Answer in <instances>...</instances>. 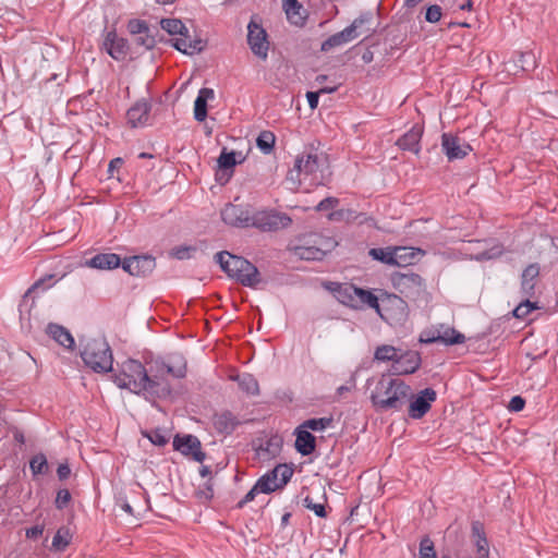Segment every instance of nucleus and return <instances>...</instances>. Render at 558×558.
Instances as JSON below:
<instances>
[{"mask_svg":"<svg viewBox=\"0 0 558 558\" xmlns=\"http://www.w3.org/2000/svg\"><path fill=\"white\" fill-rule=\"evenodd\" d=\"M215 260L229 278L245 287L255 288L262 281L257 267L241 256L223 251L215 255Z\"/></svg>","mask_w":558,"mask_h":558,"instance_id":"nucleus-3","label":"nucleus"},{"mask_svg":"<svg viewBox=\"0 0 558 558\" xmlns=\"http://www.w3.org/2000/svg\"><path fill=\"white\" fill-rule=\"evenodd\" d=\"M293 469L288 464H278L257 480L258 487L264 494H270L282 488L291 480Z\"/></svg>","mask_w":558,"mask_h":558,"instance_id":"nucleus-11","label":"nucleus"},{"mask_svg":"<svg viewBox=\"0 0 558 558\" xmlns=\"http://www.w3.org/2000/svg\"><path fill=\"white\" fill-rule=\"evenodd\" d=\"M134 43L138 47H143L146 50L153 49L156 45L155 35L151 29L148 27L145 33L141 35H136L134 37Z\"/></svg>","mask_w":558,"mask_h":558,"instance_id":"nucleus-45","label":"nucleus"},{"mask_svg":"<svg viewBox=\"0 0 558 558\" xmlns=\"http://www.w3.org/2000/svg\"><path fill=\"white\" fill-rule=\"evenodd\" d=\"M539 275V267L537 264H530L525 267L521 276V289L525 295H531L534 292L535 279Z\"/></svg>","mask_w":558,"mask_h":558,"instance_id":"nucleus-32","label":"nucleus"},{"mask_svg":"<svg viewBox=\"0 0 558 558\" xmlns=\"http://www.w3.org/2000/svg\"><path fill=\"white\" fill-rule=\"evenodd\" d=\"M502 254V247L500 245L494 246L489 252L482 253V258L490 259Z\"/></svg>","mask_w":558,"mask_h":558,"instance_id":"nucleus-60","label":"nucleus"},{"mask_svg":"<svg viewBox=\"0 0 558 558\" xmlns=\"http://www.w3.org/2000/svg\"><path fill=\"white\" fill-rule=\"evenodd\" d=\"M196 252L193 246H178L172 250V256L177 259H189L192 257V253Z\"/></svg>","mask_w":558,"mask_h":558,"instance_id":"nucleus-52","label":"nucleus"},{"mask_svg":"<svg viewBox=\"0 0 558 558\" xmlns=\"http://www.w3.org/2000/svg\"><path fill=\"white\" fill-rule=\"evenodd\" d=\"M29 469L33 476L44 475L48 472V461L44 453L35 454L29 461Z\"/></svg>","mask_w":558,"mask_h":558,"instance_id":"nucleus-40","label":"nucleus"},{"mask_svg":"<svg viewBox=\"0 0 558 558\" xmlns=\"http://www.w3.org/2000/svg\"><path fill=\"white\" fill-rule=\"evenodd\" d=\"M413 398L412 388L399 378L383 375L371 392V401L377 411H401Z\"/></svg>","mask_w":558,"mask_h":558,"instance_id":"nucleus-2","label":"nucleus"},{"mask_svg":"<svg viewBox=\"0 0 558 558\" xmlns=\"http://www.w3.org/2000/svg\"><path fill=\"white\" fill-rule=\"evenodd\" d=\"M145 436L156 446H165L168 442L167 436L160 429H154Z\"/></svg>","mask_w":558,"mask_h":558,"instance_id":"nucleus-51","label":"nucleus"},{"mask_svg":"<svg viewBox=\"0 0 558 558\" xmlns=\"http://www.w3.org/2000/svg\"><path fill=\"white\" fill-rule=\"evenodd\" d=\"M70 500H71L70 492L68 489H60L57 493L54 504L58 509H63L69 504Z\"/></svg>","mask_w":558,"mask_h":558,"instance_id":"nucleus-54","label":"nucleus"},{"mask_svg":"<svg viewBox=\"0 0 558 558\" xmlns=\"http://www.w3.org/2000/svg\"><path fill=\"white\" fill-rule=\"evenodd\" d=\"M253 213L248 206L227 204L221 210L225 223L236 228L252 227Z\"/></svg>","mask_w":558,"mask_h":558,"instance_id":"nucleus-14","label":"nucleus"},{"mask_svg":"<svg viewBox=\"0 0 558 558\" xmlns=\"http://www.w3.org/2000/svg\"><path fill=\"white\" fill-rule=\"evenodd\" d=\"M235 165H236L235 153L234 151L228 153V151H226V149H223L218 158V166H219L220 170L222 171V174H225V172L227 170L232 169Z\"/></svg>","mask_w":558,"mask_h":558,"instance_id":"nucleus-46","label":"nucleus"},{"mask_svg":"<svg viewBox=\"0 0 558 558\" xmlns=\"http://www.w3.org/2000/svg\"><path fill=\"white\" fill-rule=\"evenodd\" d=\"M258 493H262L260 487H258V484L255 483V485L247 492L244 498L238 502V508H243L247 502L254 500Z\"/></svg>","mask_w":558,"mask_h":558,"instance_id":"nucleus-56","label":"nucleus"},{"mask_svg":"<svg viewBox=\"0 0 558 558\" xmlns=\"http://www.w3.org/2000/svg\"><path fill=\"white\" fill-rule=\"evenodd\" d=\"M173 47L185 54H194L204 49V44L203 40L198 38L192 39L187 33L186 36H179L174 38Z\"/></svg>","mask_w":558,"mask_h":558,"instance_id":"nucleus-29","label":"nucleus"},{"mask_svg":"<svg viewBox=\"0 0 558 558\" xmlns=\"http://www.w3.org/2000/svg\"><path fill=\"white\" fill-rule=\"evenodd\" d=\"M44 532V527L39 525H35L33 527H29L26 530V537L27 538H37L40 536Z\"/></svg>","mask_w":558,"mask_h":558,"instance_id":"nucleus-61","label":"nucleus"},{"mask_svg":"<svg viewBox=\"0 0 558 558\" xmlns=\"http://www.w3.org/2000/svg\"><path fill=\"white\" fill-rule=\"evenodd\" d=\"M400 354V350L392 347V345H381L378 347L375 351V359L377 361H391L393 364H396V361L398 360Z\"/></svg>","mask_w":558,"mask_h":558,"instance_id":"nucleus-41","label":"nucleus"},{"mask_svg":"<svg viewBox=\"0 0 558 558\" xmlns=\"http://www.w3.org/2000/svg\"><path fill=\"white\" fill-rule=\"evenodd\" d=\"M140 495L141 494L138 493L137 499H138L140 504H135L134 501L129 500L126 497L120 496L117 499V505L128 514L137 517L141 514V511L144 510V505H142V499H141Z\"/></svg>","mask_w":558,"mask_h":558,"instance_id":"nucleus-38","label":"nucleus"},{"mask_svg":"<svg viewBox=\"0 0 558 558\" xmlns=\"http://www.w3.org/2000/svg\"><path fill=\"white\" fill-rule=\"evenodd\" d=\"M72 535L68 529H59L53 536L52 547L56 550H64L70 544Z\"/></svg>","mask_w":558,"mask_h":558,"instance_id":"nucleus-44","label":"nucleus"},{"mask_svg":"<svg viewBox=\"0 0 558 558\" xmlns=\"http://www.w3.org/2000/svg\"><path fill=\"white\" fill-rule=\"evenodd\" d=\"M313 245H299L295 246L294 252L302 259L306 260H320L326 252L333 246V241L330 239H324L320 235H315Z\"/></svg>","mask_w":558,"mask_h":558,"instance_id":"nucleus-16","label":"nucleus"},{"mask_svg":"<svg viewBox=\"0 0 558 558\" xmlns=\"http://www.w3.org/2000/svg\"><path fill=\"white\" fill-rule=\"evenodd\" d=\"M173 448L184 456H191L197 462H203L206 457L202 451L201 441L193 435H177L173 439Z\"/></svg>","mask_w":558,"mask_h":558,"instance_id":"nucleus-20","label":"nucleus"},{"mask_svg":"<svg viewBox=\"0 0 558 558\" xmlns=\"http://www.w3.org/2000/svg\"><path fill=\"white\" fill-rule=\"evenodd\" d=\"M292 219L284 213L276 210H259L253 213L252 227L264 231L272 232L288 228Z\"/></svg>","mask_w":558,"mask_h":558,"instance_id":"nucleus-9","label":"nucleus"},{"mask_svg":"<svg viewBox=\"0 0 558 558\" xmlns=\"http://www.w3.org/2000/svg\"><path fill=\"white\" fill-rule=\"evenodd\" d=\"M420 341L423 343L440 342L445 345H453L464 343L465 336L453 327L439 324L425 329L420 336Z\"/></svg>","mask_w":558,"mask_h":558,"instance_id":"nucleus-8","label":"nucleus"},{"mask_svg":"<svg viewBox=\"0 0 558 558\" xmlns=\"http://www.w3.org/2000/svg\"><path fill=\"white\" fill-rule=\"evenodd\" d=\"M391 280L393 287L405 296H416L424 290L422 277L410 270L395 272Z\"/></svg>","mask_w":558,"mask_h":558,"instance_id":"nucleus-12","label":"nucleus"},{"mask_svg":"<svg viewBox=\"0 0 558 558\" xmlns=\"http://www.w3.org/2000/svg\"><path fill=\"white\" fill-rule=\"evenodd\" d=\"M524 405H525V400L520 396H514L511 398L508 408L510 411L519 412V411L523 410Z\"/></svg>","mask_w":558,"mask_h":558,"instance_id":"nucleus-57","label":"nucleus"},{"mask_svg":"<svg viewBox=\"0 0 558 558\" xmlns=\"http://www.w3.org/2000/svg\"><path fill=\"white\" fill-rule=\"evenodd\" d=\"M379 316L391 326L402 325L409 316L407 302L396 294L376 296V304L372 305Z\"/></svg>","mask_w":558,"mask_h":558,"instance_id":"nucleus-6","label":"nucleus"},{"mask_svg":"<svg viewBox=\"0 0 558 558\" xmlns=\"http://www.w3.org/2000/svg\"><path fill=\"white\" fill-rule=\"evenodd\" d=\"M339 204V199L336 198V197H326L324 198L323 201H320L317 206H316V210L318 211H325V210H328V209H332L335 207H337Z\"/></svg>","mask_w":558,"mask_h":558,"instance_id":"nucleus-55","label":"nucleus"},{"mask_svg":"<svg viewBox=\"0 0 558 558\" xmlns=\"http://www.w3.org/2000/svg\"><path fill=\"white\" fill-rule=\"evenodd\" d=\"M118 372L112 376L113 383L121 389L142 396L153 404L171 395L172 388L166 375L174 378H183L186 375V361L179 353L171 354L168 362L151 361L148 367L134 359H128L118 364Z\"/></svg>","mask_w":558,"mask_h":558,"instance_id":"nucleus-1","label":"nucleus"},{"mask_svg":"<svg viewBox=\"0 0 558 558\" xmlns=\"http://www.w3.org/2000/svg\"><path fill=\"white\" fill-rule=\"evenodd\" d=\"M13 438L15 441H17L19 444L21 445H24L25 444V437H24V434L23 432H21L20 429H15L13 432Z\"/></svg>","mask_w":558,"mask_h":558,"instance_id":"nucleus-62","label":"nucleus"},{"mask_svg":"<svg viewBox=\"0 0 558 558\" xmlns=\"http://www.w3.org/2000/svg\"><path fill=\"white\" fill-rule=\"evenodd\" d=\"M423 135V128L418 125H413L407 133H404L398 141L396 145L402 149L411 151L417 155L421 150V138Z\"/></svg>","mask_w":558,"mask_h":558,"instance_id":"nucleus-22","label":"nucleus"},{"mask_svg":"<svg viewBox=\"0 0 558 558\" xmlns=\"http://www.w3.org/2000/svg\"><path fill=\"white\" fill-rule=\"evenodd\" d=\"M404 247L396 248L395 252H387L383 248H372L369 251V255L377 260H380L386 264H397V258L402 257L399 253L405 251Z\"/></svg>","mask_w":558,"mask_h":558,"instance_id":"nucleus-36","label":"nucleus"},{"mask_svg":"<svg viewBox=\"0 0 558 558\" xmlns=\"http://www.w3.org/2000/svg\"><path fill=\"white\" fill-rule=\"evenodd\" d=\"M122 159L121 158H116V159H112L109 163V171H111L114 167H118V166H121L122 165Z\"/></svg>","mask_w":558,"mask_h":558,"instance_id":"nucleus-64","label":"nucleus"},{"mask_svg":"<svg viewBox=\"0 0 558 558\" xmlns=\"http://www.w3.org/2000/svg\"><path fill=\"white\" fill-rule=\"evenodd\" d=\"M149 112L150 104L146 100H140L128 110V123L132 128L144 126L148 122Z\"/></svg>","mask_w":558,"mask_h":558,"instance_id":"nucleus-23","label":"nucleus"},{"mask_svg":"<svg viewBox=\"0 0 558 558\" xmlns=\"http://www.w3.org/2000/svg\"><path fill=\"white\" fill-rule=\"evenodd\" d=\"M472 536L475 538V546L477 549L478 558H488L489 548L484 527L480 522H473Z\"/></svg>","mask_w":558,"mask_h":558,"instance_id":"nucleus-33","label":"nucleus"},{"mask_svg":"<svg viewBox=\"0 0 558 558\" xmlns=\"http://www.w3.org/2000/svg\"><path fill=\"white\" fill-rule=\"evenodd\" d=\"M82 360L86 366L97 373L112 371V352L105 339H92L81 352Z\"/></svg>","mask_w":558,"mask_h":558,"instance_id":"nucleus-4","label":"nucleus"},{"mask_svg":"<svg viewBox=\"0 0 558 558\" xmlns=\"http://www.w3.org/2000/svg\"><path fill=\"white\" fill-rule=\"evenodd\" d=\"M441 17V8L437 4L429 5L426 10L425 19L429 23H436Z\"/></svg>","mask_w":558,"mask_h":558,"instance_id":"nucleus-53","label":"nucleus"},{"mask_svg":"<svg viewBox=\"0 0 558 558\" xmlns=\"http://www.w3.org/2000/svg\"><path fill=\"white\" fill-rule=\"evenodd\" d=\"M332 422V417L310 418L304 421L300 426L306 430L311 429L314 432H319L330 427Z\"/></svg>","mask_w":558,"mask_h":558,"instance_id":"nucleus-42","label":"nucleus"},{"mask_svg":"<svg viewBox=\"0 0 558 558\" xmlns=\"http://www.w3.org/2000/svg\"><path fill=\"white\" fill-rule=\"evenodd\" d=\"M303 502H304V506L307 509L314 511V513L317 517L325 518L327 515L325 506L323 504H315L311 497H305Z\"/></svg>","mask_w":558,"mask_h":558,"instance_id":"nucleus-50","label":"nucleus"},{"mask_svg":"<svg viewBox=\"0 0 558 558\" xmlns=\"http://www.w3.org/2000/svg\"><path fill=\"white\" fill-rule=\"evenodd\" d=\"M247 43L252 50V52L260 58L262 60H266L268 57L269 50V40L268 35L265 28L255 22V20H251L247 25Z\"/></svg>","mask_w":558,"mask_h":558,"instance_id":"nucleus-13","label":"nucleus"},{"mask_svg":"<svg viewBox=\"0 0 558 558\" xmlns=\"http://www.w3.org/2000/svg\"><path fill=\"white\" fill-rule=\"evenodd\" d=\"M215 93L211 88L203 87L194 101V119L203 122L207 117V101L214 99Z\"/></svg>","mask_w":558,"mask_h":558,"instance_id":"nucleus-28","label":"nucleus"},{"mask_svg":"<svg viewBox=\"0 0 558 558\" xmlns=\"http://www.w3.org/2000/svg\"><path fill=\"white\" fill-rule=\"evenodd\" d=\"M288 21L296 26H303L306 20V11L299 0L293 5H287L283 8Z\"/></svg>","mask_w":558,"mask_h":558,"instance_id":"nucleus-34","label":"nucleus"},{"mask_svg":"<svg viewBox=\"0 0 558 558\" xmlns=\"http://www.w3.org/2000/svg\"><path fill=\"white\" fill-rule=\"evenodd\" d=\"M282 449V439L279 436H271L263 441L256 449L255 454L262 462H269L277 458Z\"/></svg>","mask_w":558,"mask_h":558,"instance_id":"nucleus-21","label":"nucleus"},{"mask_svg":"<svg viewBox=\"0 0 558 558\" xmlns=\"http://www.w3.org/2000/svg\"><path fill=\"white\" fill-rule=\"evenodd\" d=\"M156 260L150 255L132 256L122 262V268L132 276L145 277L154 271Z\"/></svg>","mask_w":558,"mask_h":558,"instance_id":"nucleus-19","label":"nucleus"},{"mask_svg":"<svg viewBox=\"0 0 558 558\" xmlns=\"http://www.w3.org/2000/svg\"><path fill=\"white\" fill-rule=\"evenodd\" d=\"M296 439H295V449L302 456H310L315 451L316 448V439L315 437L306 429L299 426L295 430Z\"/></svg>","mask_w":558,"mask_h":558,"instance_id":"nucleus-27","label":"nucleus"},{"mask_svg":"<svg viewBox=\"0 0 558 558\" xmlns=\"http://www.w3.org/2000/svg\"><path fill=\"white\" fill-rule=\"evenodd\" d=\"M436 400V391L433 388L423 389L416 397L409 400V416L414 420L422 418Z\"/></svg>","mask_w":558,"mask_h":558,"instance_id":"nucleus-18","label":"nucleus"},{"mask_svg":"<svg viewBox=\"0 0 558 558\" xmlns=\"http://www.w3.org/2000/svg\"><path fill=\"white\" fill-rule=\"evenodd\" d=\"M161 28L170 35L186 36L187 27L177 19H163L160 22Z\"/></svg>","mask_w":558,"mask_h":558,"instance_id":"nucleus-37","label":"nucleus"},{"mask_svg":"<svg viewBox=\"0 0 558 558\" xmlns=\"http://www.w3.org/2000/svg\"><path fill=\"white\" fill-rule=\"evenodd\" d=\"M57 280L54 279V275L49 274L46 275L38 280H36L26 291L25 296L35 293L37 291H46L47 289L51 288Z\"/></svg>","mask_w":558,"mask_h":558,"instance_id":"nucleus-43","label":"nucleus"},{"mask_svg":"<svg viewBox=\"0 0 558 558\" xmlns=\"http://www.w3.org/2000/svg\"><path fill=\"white\" fill-rule=\"evenodd\" d=\"M421 365V357L417 352L409 351L399 354L396 364H392V369L397 374H412L418 369Z\"/></svg>","mask_w":558,"mask_h":558,"instance_id":"nucleus-24","label":"nucleus"},{"mask_svg":"<svg viewBox=\"0 0 558 558\" xmlns=\"http://www.w3.org/2000/svg\"><path fill=\"white\" fill-rule=\"evenodd\" d=\"M101 48L117 61L125 60L130 52L129 41L120 37L116 31H110L105 35Z\"/></svg>","mask_w":558,"mask_h":558,"instance_id":"nucleus-17","label":"nucleus"},{"mask_svg":"<svg viewBox=\"0 0 558 558\" xmlns=\"http://www.w3.org/2000/svg\"><path fill=\"white\" fill-rule=\"evenodd\" d=\"M47 333L54 339L60 345L72 349L74 345V338L68 329L57 324H49Z\"/></svg>","mask_w":558,"mask_h":558,"instance_id":"nucleus-31","label":"nucleus"},{"mask_svg":"<svg viewBox=\"0 0 558 558\" xmlns=\"http://www.w3.org/2000/svg\"><path fill=\"white\" fill-rule=\"evenodd\" d=\"M441 149L449 161L463 159L472 151V146L463 138L451 133L441 135Z\"/></svg>","mask_w":558,"mask_h":558,"instance_id":"nucleus-15","label":"nucleus"},{"mask_svg":"<svg viewBox=\"0 0 558 558\" xmlns=\"http://www.w3.org/2000/svg\"><path fill=\"white\" fill-rule=\"evenodd\" d=\"M436 550L434 542L428 537L424 536L420 542V558H436Z\"/></svg>","mask_w":558,"mask_h":558,"instance_id":"nucleus-47","label":"nucleus"},{"mask_svg":"<svg viewBox=\"0 0 558 558\" xmlns=\"http://www.w3.org/2000/svg\"><path fill=\"white\" fill-rule=\"evenodd\" d=\"M326 161L324 153L311 147L305 149L294 161V167L288 173V179L292 181L306 180L312 177L313 181L317 180V172Z\"/></svg>","mask_w":558,"mask_h":558,"instance_id":"nucleus-5","label":"nucleus"},{"mask_svg":"<svg viewBox=\"0 0 558 558\" xmlns=\"http://www.w3.org/2000/svg\"><path fill=\"white\" fill-rule=\"evenodd\" d=\"M57 475L60 481H64V480L69 478V476L71 475L70 466L66 463L59 464V466L57 469Z\"/></svg>","mask_w":558,"mask_h":558,"instance_id":"nucleus-58","label":"nucleus"},{"mask_svg":"<svg viewBox=\"0 0 558 558\" xmlns=\"http://www.w3.org/2000/svg\"><path fill=\"white\" fill-rule=\"evenodd\" d=\"M536 308L537 306L535 303L525 300L513 310L512 314L517 318H525L533 310Z\"/></svg>","mask_w":558,"mask_h":558,"instance_id":"nucleus-48","label":"nucleus"},{"mask_svg":"<svg viewBox=\"0 0 558 558\" xmlns=\"http://www.w3.org/2000/svg\"><path fill=\"white\" fill-rule=\"evenodd\" d=\"M213 422L216 430L221 434H231L239 424L236 417L229 411L215 414Z\"/></svg>","mask_w":558,"mask_h":558,"instance_id":"nucleus-30","label":"nucleus"},{"mask_svg":"<svg viewBox=\"0 0 558 558\" xmlns=\"http://www.w3.org/2000/svg\"><path fill=\"white\" fill-rule=\"evenodd\" d=\"M199 474L202 477H207L211 474V470L209 466L207 465H203L199 470Z\"/></svg>","mask_w":558,"mask_h":558,"instance_id":"nucleus-63","label":"nucleus"},{"mask_svg":"<svg viewBox=\"0 0 558 558\" xmlns=\"http://www.w3.org/2000/svg\"><path fill=\"white\" fill-rule=\"evenodd\" d=\"M238 380L242 391L250 396H257L259 393V386L256 378L251 374L239 375L234 378Z\"/></svg>","mask_w":558,"mask_h":558,"instance_id":"nucleus-35","label":"nucleus"},{"mask_svg":"<svg viewBox=\"0 0 558 558\" xmlns=\"http://www.w3.org/2000/svg\"><path fill=\"white\" fill-rule=\"evenodd\" d=\"M148 24L145 21L142 20H131L128 23V31L131 35L136 36L145 33V31L148 28Z\"/></svg>","mask_w":558,"mask_h":558,"instance_id":"nucleus-49","label":"nucleus"},{"mask_svg":"<svg viewBox=\"0 0 558 558\" xmlns=\"http://www.w3.org/2000/svg\"><path fill=\"white\" fill-rule=\"evenodd\" d=\"M507 71L517 74L519 71H532L536 68L535 54L531 51L519 52L507 63Z\"/></svg>","mask_w":558,"mask_h":558,"instance_id":"nucleus-25","label":"nucleus"},{"mask_svg":"<svg viewBox=\"0 0 558 558\" xmlns=\"http://www.w3.org/2000/svg\"><path fill=\"white\" fill-rule=\"evenodd\" d=\"M371 19V13L361 14L351 23V25L345 27L343 31L331 35L325 41H323L320 50L327 52L336 47L352 41L360 35L357 31L362 28L364 24L368 23Z\"/></svg>","mask_w":558,"mask_h":558,"instance_id":"nucleus-10","label":"nucleus"},{"mask_svg":"<svg viewBox=\"0 0 558 558\" xmlns=\"http://www.w3.org/2000/svg\"><path fill=\"white\" fill-rule=\"evenodd\" d=\"M306 98L308 106L312 110L316 109L318 106L319 92H307Z\"/></svg>","mask_w":558,"mask_h":558,"instance_id":"nucleus-59","label":"nucleus"},{"mask_svg":"<svg viewBox=\"0 0 558 558\" xmlns=\"http://www.w3.org/2000/svg\"><path fill=\"white\" fill-rule=\"evenodd\" d=\"M86 265L90 268L100 270H110L122 266L121 258L114 253H100L86 262Z\"/></svg>","mask_w":558,"mask_h":558,"instance_id":"nucleus-26","label":"nucleus"},{"mask_svg":"<svg viewBox=\"0 0 558 558\" xmlns=\"http://www.w3.org/2000/svg\"><path fill=\"white\" fill-rule=\"evenodd\" d=\"M275 142L276 136L270 131H262L256 138V145L264 154H270L272 151Z\"/></svg>","mask_w":558,"mask_h":558,"instance_id":"nucleus-39","label":"nucleus"},{"mask_svg":"<svg viewBox=\"0 0 558 558\" xmlns=\"http://www.w3.org/2000/svg\"><path fill=\"white\" fill-rule=\"evenodd\" d=\"M336 299L342 304L360 310L376 304V295L368 290L357 288L351 283H337L332 289Z\"/></svg>","mask_w":558,"mask_h":558,"instance_id":"nucleus-7","label":"nucleus"}]
</instances>
